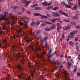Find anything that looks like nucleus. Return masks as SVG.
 Returning <instances> with one entry per match:
<instances>
[{"label": "nucleus", "mask_w": 80, "mask_h": 80, "mask_svg": "<svg viewBox=\"0 0 80 80\" xmlns=\"http://www.w3.org/2000/svg\"><path fill=\"white\" fill-rule=\"evenodd\" d=\"M4 14V16L2 14L0 15V22H1L2 20L8 21V18L7 17V16L8 15V13L5 11Z\"/></svg>", "instance_id": "nucleus-1"}, {"label": "nucleus", "mask_w": 80, "mask_h": 80, "mask_svg": "<svg viewBox=\"0 0 80 80\" xmlns=\"http://www.w3.org/2000/svg\"><path fill=\"white\" fill-rule=\"evenodd\" d=\"M34 16H38V17H42L41 18V19L43 20L44 18H47V17L45 16L42 15L39 13H35L33 14Z\"/></svg>", "instance_id": "nucleus-2"}, {"label": "nucleus", "mask_w": 80, "mask_h": 80, "mask_svg": "<svg viewBox=\"0 0 80 80\" xmlns=\"http://www.w3.org/2000/svg\"><path fill=\"white\" fill-rule=\"evenodd\" d=\"M78 33V31L77 30H75V31H73L72 32L70 33V35H71V36L70 37V38H73L74 37L73 36H74L75 34H77Z\"/></svg>", "instance_id": "nucleus-3"}, {"label": "nucleus", "mask_w": 80, "mask_h": 80, "mask_svg": "<svg viewBox=\"0 0 80 80\" xmlns=\"http://www.w3.org/2000/svg\"><path fill=\"white\" fill-rule=\"evenodd\" d=\"M22 4H26V5H25V7H27V6H28V5H29V4L30 2H31V1H27L25 0H22Z\"/></svg>", "instance_id": "nucleus-4"}, {"label": "nucleus", "mask_w": 80, "mask_h": 80, "mask_svg": "<svg viewBox=\"0 0 80 80\" xmlns=\"http://www.w3.org/2000/svg\"><path fill=\"white\" fill-rule=\"evenodd\" d=\"M70 28H71V26L70 25H68L66 28H63V30H70Z\"/></svg>", "instance_id": "nucleus-5"}, {"label": "nucleus", "mask_w": 80, "mask_h": 80, "mask_svg": "<svg viewBox=\"0 0 80 80\" xmlns=\"http://www.w3.org/2000/svg\"><path fill=\"white\" fill-rule=\"evenodd\" d=\"M66 65L68 68H70L71 67V65H72V62H68L66 63Z\"/></svg>", "instance_id": "nucleus-6"}, {"label": "nucleus", "mask_w": 80, "mask_h": 80, "mask_svg": "<svg viewBox=\"0 0 80 80\" xmlns=\"http://www.w3.org/2000/svg\"><path fill=\"white\" fill-rule=\"evenodd\" d=\"M52 16L53 17H58L59 16V14L58 12H52Z\"/></svg>", "instance_id": "nucleus-7"}, {"label": "nucleus", "mask_w": 80, "mask_h": 80, "mask_svg": "<svg viewBox=\"0 0 80 80\" xmlns=\"http://www.w3.org/2000/svg\"><path fill=\"white\" fill-rule=\"evenodd\" d=\"M42 4V5H43L44 6H49V5H50V3H48L45 2H43Z\"/></svg>", "instance_id": "nucleus-8"}, {"label": "nucleus", "mask_w": 80, "mask_h": 80, "mask_svg": "<svg viewBox=\"0 0 80 80\" xmlns=\"http://www.w3.org/2000/svg\"><path fill=\"white\" fill-rule=\"evenodd\" d=\"M22 18L24 20H25L26 23H27V22H28V18L27 17L23 16Z\"/></svg>", "instance_id": "nucleus-9"}, {"label": "nucleus", "mask_w": 80, "mask_h": 80, "mask_svg": "<svg viewBox=\"0 0 80 80\" xmlns=\"http://www.w3.org/2000/svg\"><path fill=\"white\" fill-rule=\"evenodd\" d=\"M46 55V52H43L42 53V55L40 56V58H41L42 60H43V56L44 55Z\"/></svg>", "instance_id": "nucleus-10"}, {"label": "nucleus", "mask_w": 80, "mask_h": 80, "mask_svg": "<svg viewBox=\"0 0 80 80\" xmlns=\"http://www.w3.org/2000/svg\"><path fill=\"white\" fill-rule=\"evenodd\" d=\"M63 73H64L65 75V77L66 78H67V72L66 70H63L62 72Z\"/></svg>", "instance_id": "nucleus-11"}, {"label": "nucleus", "mask_w": 80, "mask_h": 80, "mask_svg": "<svg viewBox=\"0 0 80 80\" xmlns=\"http://www.w3.org/2000/svg\"><path fill=\"white\" fill-rule=\"evenodd\" d=\"M36 22L35 21H32V22H31L30 25V26H33L35 25Z\"/></svg>", "instance_id": "nucleus-12"}, {"label": "nucleus", "mask_w": 80, "mask_h": 80, "mask_svg": "<svg viewBox=\"0 0 80 80\" xmlns=\"http://www.w3.org/2000/svg\"><path fill=\"white\" fill-rule=\"evenodd\" d=\"M69 43L70 45H72V47H73L74 46V43H73V42L72 41H70L69 42Z\"/></svg>", "instance_id": "nucleus-13"}, {"label": "nucleus", "mask_w": 80, "mask_h": 80, "mask_svg": "<svg viewBox=\"0 0 80 80\" xmlns=\"http://www.w3.org/2000/svg\"><path fill=\"white\" fill-rule=\"evenodd\" d=\"M35 9L37 10H41V8L37 6L35 8Z\"/></svg>", "instance_id": "nucleus-14"}, {"label": "nucleus", "mask_w": 80, "mask_h": 80, "mask_svg": "<svg viewBox=\"0 0 80 80\" xmlns=\"http://www.w3.org/2000/svg\"><path fill=\"white\" fill-rule=\"evenodd\" d=\"M77 7H78V5L76 4L74 5L73 7V10H76L77 8Z\"/></svg>", "instance_id": "nucleus-15"}, {"label": "nucleus", "mask_w": 80, "mask_h": 80, "mask_svg": "<svg viewBox=\"0 0 80 80\" xmlns=\"http://www.w3.org/2000/svg\"><path fill=\"white\" fill-rule=\"evenodd\" d=\"M59 13H60L61 15H63L64 14V13L65 12H63L62 11L59 10Z\"/></svg>", "instance_id": "nucleus-16"}, {"label": "nucleus", "mask_w": 80, "mask_h": 80, "mask_svg": "<svg viewBox=\"0 0 80 80\" xmlns=\"http://www.w3.org/2000/svg\"><path fill=\"white\" fill-rule=\"evenodd\" d=\"M45 31H47V32L50 31V28L48 27H46L45 28Z\"/></svg>", "instance_id": "nucleus-17"}, {"label": "nucleus", "mask_w": 80, "mask_h": 80, "mask_svg": "<svg viewBox=\"0 0 80 80\" xmlns=\"http://www.w3.org/2000/svg\"><path fill=\"white\" fill-rule=\"evenodd\" d=\"M65 7L68 8H71V6H70L69 5L66 4Z\"/></svg>", "instance_id": "nucleus-18"}, {"label": "nucleus", "mask_w": 80, "mask_h": 80, "mask_svg": "<svg viewBox=\"0 0 80 80\" xmlns=\"http://www.w3.org/2000/svg\"><path fill=\"white\" fill-rule=\"evenodd\" d=\"M77 70V66H76L74 67V70H73V72H76Z\"/></svg>", "instance_id": "nucleus-19"}, {"label": "nucleus", "mask_w": 80, "mask_h": 80, "mask_svg": "<svg viewBox=\"0 0 80 80\" xmlns=\"http://www.w3.org/2000/svg\"><path fill=\"white\" fill-rule=\"evenodd\" d=\"M17 9V7L15 6H12V9L13 10H16Z\"/></svg>", "instance_id": "nucleus-20"}, {"label": "nucleus", "mask_w": 80, "mask_h": 80, "mask_svg": "<svg viewBox=\"0 0 80 80\" xmlns=\"http://www.w3.org/2000/svg\"><path fill=\"white\" fill-rule=\"evenodd\" d=\"M45 46L46 48H47V49H49V47H48V45L47 43L46 42L45 43Z\"/></svg>", "instance_id": "nucleus-21"}, {"label": "nucleus", "mask_w": 80, "mask_h": 80, "mask_svg": "<svg viewBox=\"0 0 80 80\" xmlns=\"http://www.w3.org/2000/svg\"><path fill=\"white\" fill-rule=\"evenodd\" d=\"M18 69L20 70H22V67H21V66H20V65H18Z\"/></svg>", "instance_id": "nucleus-22"}, {"label": "nucleus", "mask_w": 80, "mask_h": 80, "mask_svg": "<svg viewBox=\"0 0 80 80\" xmlns=\"http://www.w3.org/2000/svg\"><path fill=\"white\" fill-rule=\"evenodd\" d=\"M18 24H20V25L21 26H23V22H18Z\"/></svg>", "instance_id": "nucleus-23"}, {"label": "nucleus", "mask_w": 80, "mask_h": 80, "mask_svg": "<svg viewBox=\"0 0 80 80\" xmlns=\"http://www.w3.org/2000/svg\"><path fill=\"white\" fill-rule=\"evenodd\" d=\"M38 4H35L34 5H32V6H31V7L32 8H34L35 7L37 6Z\"/></svg>", "instance_id": "nucleus-24"}, {"label": "nucleus", "mask_w": 80, "mask_h": 80, "mask_svg": "<svg viewBox=\"0 0 80 80\" xmlns=\"http://www.w3.org/2000/svg\"><path fill=\"white\" fill-rule=\"evenodd\" d=\"M63 15H65V17H68V15L67 13H66V12L64 13V14Z\"/></svg>", "instance_id": "nucleus-25"}, {"label": "nucleus", "mask_w": 80, "mask_h": 80, "mask_svg": "<svg viewBox=\"0 0 80 80\" xmlns=\"http://www.w3.org/2000/svg\"><path fill=\"white\" fill-rule=\"evenodd\" d=\"M51 28L52 30H54V29H55V28H56V26H51Z\"/></svg>", "instance_id": "nucleus-26"}, {"label": "nucleus", "mask_w": 80, "mask_h": 80, "mask_svg": "<svg viewBox=\"0 0 80 80\" xmlns=\"http://www.w3.org/2000/svg\"><path fill=\"white\" fill-rule=\"evenodd\" d=\"M72 18H73L75 20H78V18L76 16H73L72 17Z\"/></svg>", "instance_id": "nucleus-27"}, {"label": "nucleus", "mask_w": 80, "mask_h": 80, "mask_svg": "<svg viewBox=\"0 0 80 80\" xmlns=\"http://www.w3.org/2000/svg\"><path fill=\"white\" fill-rule=\"evenodd\" d=\"M60 29H62V27L59 26L57 28V30H60Z\"/></svg>", "instance_id": "nucleus-28"}, {"label": "nucleus", "mask_w": 80, "mask_h": 80, "mask_svg": "<svg viewBox=\"0 0 80 80\" xmlns=\"http://www.w3.org/2000/svg\"><path fill=\"white\" fill-rule=\"evenodd\" d=\"M61 4L65 5V2L61 1Z\"/></svg>", "instance_id": "nucleus-29"}, {"label": "nucleus", "mask_w": 80, "mask_h": 80, "mask_svg": "<svg viewBox=\"0 0 80 80\" xmlns=\"http://www.w3.org/2000/svg\"><path fill=\"white\" fill-rule=\"evenodd\" d=\"M46 25V23H43L41 24V26H42V27H44L45 25Z\"/></svg>", "instance_id": "nucleus-30"}, {"label": "nucleus", "mask_w": 80, "mask_h": 80, "mask_svg": "<svg viewBox=\"0 0 80 80\" xmlns=\"http://www.w3.org/2000/svg\"><path fill=\"white\" fill-rule=\"evenodd\" d=\"M71 24H72V25H76V23H75V22H71Z\"/></svg>", "instance_id": "nucleus-31"}, {"label": "nucleus", "mask_w": 80, "mask_h": 80, "mask_svg": "<svg viewBox=\"0 0 80 80\" xmlns=\"http://www.w3.org/2000/svg\"><path fill=\"white\" fill-rule=\"evenodd\" d=\"M52 22L54 23V22H55V21H56V18H54L52 19Z\"/></svg>", "instance_id": "nucleus-32"}, {"label": "nucleus", "mask_w": 80, "mask_h": 80, "mask_svg": "<svg viewBox=\"0 0 80 80\" xmlns=\"http://www.w3.org/2000/svg\"><path fill=\"white\" fill-rule=\"evenodd\" d=\"M66 48V44H64L62 47V49H65Z\"/></svg>", "instance_id": "nucleus-33"}, {"label": "nucleus", "mask_w": 80, "mask_h": 80, "mask_svg": "<svg viewBox=\"0 0 80 80\" xmlns=\"http://www.w3.org/2000/svg\"><path fill=\"white\" fill-rule=\"evenodd\" d=\"M58 9V8L57 7H55L53 9L54 10H56L57 9Z\"/></svg>", "instance_id": "nucleus-34"}, {"label": "nucleus", "mask_w": 80, "mask_h": 80, "mask_svg": "<svg viewBox=\"0 0 80 80\" xmlns=\"http://www.w3.org/2000/svg\"><path fill=\"white\" fill-rule=\"evenodd\" d=\"M63 22H68H68H70V21H69L68 20L66 19L65 20H64L63 21Z\"/></svg>", "instance_id": "nucleus-35"}, {"label": "nucleus", "mask_w": 80, "mask_h": 80, "mask_svg": "<svg viewBox=\"0 0 80 80\" xmlns=\"http://www.w3.org/2000/svg\"><path fill=\"white\" fill-rule=\"evenodd\" d=\"M18 36H16V35L14 36V38H15V39H17V38H18Z\"/></svg>", "instance_id": "nucleus-36"}, {"label": "nucleus", "mask_w": 80, "mask_h": 80, "mask_svg": "<svg viewBox=\"0 0 80 80\" xmlns=\"http://www.w3.org/2000/svg\"><path fill=\"white\" fill-rule=\"evenodd\" d=\"M47 38H48V37L44 38V39L43 40V42H44V41H46V40H47Z\"/></svg>", "instance_id": "nucleus-37"}, {"label": "nucleus", "mask_w": 80, "mask_h": 80, "mask_svg": "<svg viewBox=\"0 0 80 80\" xmlns=\"http://www.w3.org/2000/svg\"><path fill=\"white\" fill-rule=\"evenodd\" d=\"M68 3L70 5H73V3L72 2H68Z\"/></svg>", "instance_id": "nucleus-38"}, {"label": "nucleus", "mask_w": 80, "mask_h": 80, "mask_svg": "<svg viewBox=\"0 0 80 80\" xmlns=\"http://www.w3.org/2000/svg\"><path fill=\"white\" fill-rule=\"evenodd\" d=\"M78 38H75V41H76V42H78Z\"/></svg>", "instance_id": "nucleus-39"}, {"label": "nucleus", "mask_w": 80, "mask_h": 80, "mask_svg": "<svg viewBox=\"0 0 80 80\" xmlns=\"http://www.w3.org/2000/svg\"><path fill=\"white\" fill-rule=\"evenodd\" d=\"M53 56H54V53H51L50 57H53Z\"/></svg>", "instance_id": "nucleus-40"}, {"label": "nucleus", "mask_w": 80, "mask_h": 80, "mask_svg": "<svg viewBox=\"0 0 80 80\" xmlns=\"http://www.w3.org/2000/svg\"><path fill=\"white\" fill-rule=\"evenodd\" d=\"M3 34V31H0V35H2Z\"/></svg>", "instance_id": "nucleus-41"}, {"label": "nucleus", "mask_w": 80, "mask_h": 80, "mask_svg": "<svg viewBox=\"0 0 80 80\" xmlns=\"http://www.w3.org/2000/svg\"><path fill=\"white\" fill-rule=\"evenodd\" d=\"M64 38V39L65 38V35L63 34H62V38Z\"/></svg>", "instance_id": "nucleus-42"}, {"label": "nucleus", "mask_w": 80, "mask_h": 80, "mask_svg": "<svg viewBox=\"0 0 80 80\" xmlns=\"http://www.w3.org/2000/svg\"><path fill=\"white\" fill-rule=\"evenodd\" d=\"M24 61V59H22L21 60V63H22V64H24V63H23V62Z\"/></svg>", "instance_id": "nucleus-43"}, {"label": "nucleus", "mask_w": 80, "mask_h": 80, "mask_svg": "<svg viewBox=\"0 0 80 80\" xmlns=\"http://www.w3.org/2000/svg\"><path fill=\"white\" fill-rule=\"evenodd\" d=\"M26 12L27 13H28V14H29V15H30V11H27Z\"/></svg>", "instance_id": "nucleus-44"}, {"label": "nucleus", "mask_w": 80, "mask_h": 80, "mask_svg": "<svg viewBox=\"0 0 80 80\" xmlns=\"http://www.w3.org/2000/svg\"><path fill=\"white\" fill-rule=\"evenodd\" d=\"M47 10H50V7H49L48 8H47Z\"/></svg>", "instance_id": "nucleus-45"}, {"label": "nucleus", "mask_w": 80, "mask_h": 80, "mask_svg": "<svg viewBox=\"0 0 80 80\" xmlns=\"http://www.w3.org/2000/svg\"><path fill=\"white\" fill-rule=\"evenodd\" d=\"M71 62H72V63L73 64V63H74V60H73V59L71 60Z\"/></svg>", "instance_id": "nucleus-46"}, {"label": "nucleus", "mask_w": 80, "mask_h": 80, "mask_svg": "<svg viewBox=\"0 0 80 80\" xmlns=\"http://www.w3.org/2000/svg\"><path fill=\"white\" fill-rule=\"evenodd\" d=\"M57 25L58 27H60V23H57Z\"/></svg>", "instance_id": "nucleus-47"}, {"label": "nucleus", "mask_w": 80, "mask_h": 80, "mask_svg": "<svg viewBox=\"0 0 80 80\" xmlns=\"http://www.w3.org/2000/svg\"><path fill=\"white\" fill-rule=\"evenodd\" d=\"M75 28H76L78 29V28H80V27L79 26H76Z\"/></svg>", "instance_id": "nucleus-48"}, {"label": "nucleus", "mask_w": 80, "mask_h": 80, "mask_svg": "<svg viewBox=\"0 0 80 80\" xmlns=\"http://www.w3.org/2000/svg\"><path fill=\"white\" fill-rule=\"evenodd\" d=\"M36 33H37V34H38V33H40V31H36Z\"/></svg>", "instance_id": "nucleus-49"}, {"label": "nucleus", "mask_w": 80, "mask_h": 80, "mask_svg": "<svg viewBox=\"0 0 80 80\" xmlns=\"http://www.w3.org/2000/svg\"><path fill=\"white\" fill-rule=\"evenodd\" d=\"M50 50H49V53H48V55L49 56V58L50 57Z\"/></svg>", "instance_id": "nucleus-50"}, {"label": "nucleus", "mask_w": 80, "mask_h": 80, "mask_svg": "<svg viewBox=\"0 0 80 80\" xmlns=\"http://www.w3.org/2000/svg\"><path fill=\"white\" fill-rule=\"evenodd\" d=\"M77 76L80 77V72H78L77 73Z\"/></svg>", "instance_id": "nucleus-51"}, {"label": "nucleus", "mask_w": 80, "mask_h": 80, "mask_svg": "<svg viewBox=\"0 0 80 80\" xmlns=\"http://www.w3.org/2000/svg\"><path fill=\"white\" fill-rule=\"evenodd\" d=\"M26 42H28V43H29V42H30V40H26Z\"/></svg>", "instance_id": "nucleus-52"}, {"label": "nucleus", "mask_w": 80, "mask_h": 80, "mask_svg": "<svg viewBox=\"0 0 80 80\" xmlns=\"http://www.w3.org/2000/svg\"><path fill=\"white\" fill-rule=\"evenodd\" d=\"M78 3L79 6H80V0L78 1Z\"/></svg>", "instance_id": "nucleus-53"}, {"label": "nucleus", "mask_w": 80, "mask_h": 80, "mask_svg": "<svg viewBox=\"0 0 80 80\" xmlns=\"http://www.w3.org/2000/svg\"><path fill=\"white\" fill-rule=\"evenodd\" d=\"M60 74L59 73H58L57 74V76L58 77H60Z\"/></svg>", "instance_id": "nucleus-54"}, {"label": "nucleus", "mask_w": 80, "mask_h": 80, "mask_svg": "<svg viewBox=\"0 0 80 80\" xmlns=\"http://www.w3.org/2000/svg\"><path fill=\"white\" fill-rule=\"evenodd\" d=\"M60 18H56V20H58L59 21L60 20Z\"/></svg>", "instance_id": "nucleus-55"}, {"label": "nucleus", "mask_w": 80, "mask_h": 80, "mask_svg": "<svg viewBox=\"0 0 80 80\" xmlns=\"http://www.w3.org/2000/svg\"><path fill=\"white\" fill-rule=\"evenodd\" d=\"M7 42V40H3V42L4 43H5V42Z\"/></svg>", "instance_id": "nucleus-56"}, {"label": "nucleus", "mask_w": 80, "mask_h": 80, "mask_svg": "<svg viewBox=\"0 0 80 80\" xmlns=\"http://www.w3.org/2000/svg\"><path fill=\"white\" fill-rule=\"evenodd\" d=\"M62 67H63V66H61L60 67V68H59V69L60 70V69H61V68H62Z\"/></svg>", "instance_id": "nucleus-57"}, {"label": "nucleus", "mask_w": 80, "mask_h": 80, "mask_svg": "<svg viewBox=\"0 0 80 80\" xmlns=\"http://www.w3.org/2000/svg\"><path fill=\"white\" fill-rule=\"evenodd\" d=\"M43 40H42V39H40V42H41L42 43V42H43Z\"/></svg>", "instance_id": "nucleus-58"}, {"label": "nucleus", "mask_w": 80, "mask_h": 80, "mask_svg": "<svg viewBox=\"0 0 80 80\" xmlns=\"http://www.w3.org/2000/svg\"><path fill=\"white\" fill-rule=\"evenodd\" d=\"M56 63H58V65H59V63H60V62H59L56 61Z\"/></svg>", "instance_id": "nucleus-59"}, {"label": "nucleus", "mask_w": 80, "mask_h": 80, "mask_svg": "<svg viewBox=\"0 0 80 80\" xmlns=\"http://www.w3.org/2000/svg\"><path fill=\"white\" fill-rule=\"evenodd\" d=\"M46 23H47V24H50V23H49V22H46Z\"/></svg>", "instance_id": "nucleus-60"}, {"label": "nucleus", "mask_w": 80, "mask_h": 80, "mask_svg": "<svg viewBox=\"0 0 80 80\" xmlns=\"http://www.w3.org/2000/svg\"><path fill=\"white\" fill-rule=\"evenodd\" d=\"M63 57V55L61 54L60 56V57L61 58H62V57Z\"/></svg>", "instance_id": "nucleus-61"}, {"label": "nucleus", "mask_w": 80, "mask_h": 80, "mask_svg": "<svg viewBox=\"0 0 80 80\" xmlns=\"http://www.w3.org/2000/svg\"><path fill=\"white\" fill-rule=\"evenodd\" d=\"M72 57L71 56H68V59H70V58H71Z\"/></svg>", "instance_id": "nucleus-62"}, {"label": "nucleus", "mask_w": 80, "mask_h": 80, "mask_svg": "<svg viewBox=\"0 0 80 80\" xmlns=\"http://www.w3.org/2000/svg\"><path fill=\"white\" fill-rule=\"evenodd\" d=\"M51 71L52 72H54V70H52L51 69Z\"/></svg>", "instance_id": "nucleus-63"}, {"label": "nucleus", "mask_w": 80, "mask_h": 80, "mask_svg": "<svg viewBox=\"0 0 80 80\" xmlns=\"http://www.w3.org/2000/svg\"><path fill=\"white\" fill-rule=\"evenodd\" d=\"M40 24V22H37V25H39Z\"/></svg>", "instance_id": "nucleus-64"}]
</instances>
